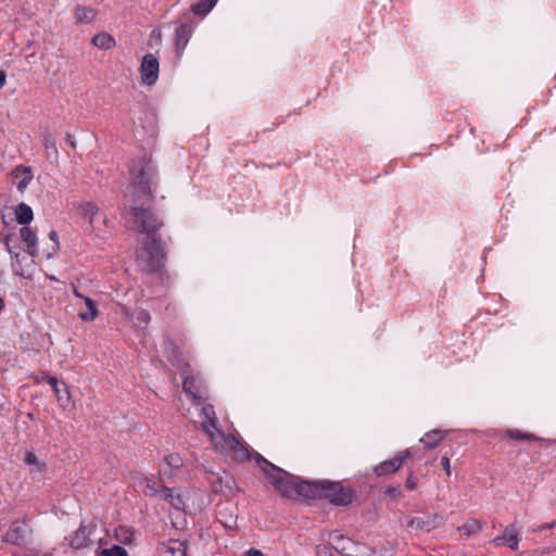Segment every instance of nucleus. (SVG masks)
I'll return each instance as SVG.
<instances>
[{
    "label": "nucleus",
    "instance_id": "obj_1",
    "mask_svg": "<svg viewBox=\"0 0 556 556\" xmlns=\"http://www.w3.org/2000/svg\"><path fill=\"white\" fill-rule=\"evenodd\" d=\"M130 215L139 233L146 235L142 244L144 270L148 274H162L167 260L166 243L162 241L160 229L164 226L163 219L151 207L132 206Z\"/></svg>",
    "mask_w": 556,
    "mask_h": 556
},
{
    "label": "nucleus",
    "instance_id": "obj_2",
    "mask_svg": "<svg viewBox=\"0 0 556 556\" xmlns=\"http://www.w3.org/2000/svg\"><path fill=\"white\" fill-rule=\"evenodd\" d=\"M356 497V491L340 481L314 480L309 500H327L333 506H349Z\"/></svg>",
    "mask_w": 556,
    "mask_h": 556
},
{
    "label": "nucleus",
    "instance_id": "obj_3",
    "mask_svg": "<svg viewBox=\"0 0 556 556\" xmlns=\"http://www.w3.org/2000/svg\"><path fill=\"white\" fill-rule=\"evenodd\" d=\"M269 483L282 497L290 500L298 497L309 500L312 488H314V480H305L285 469H281L278 473L270 477Z\"/></svg>",
    "mask_w": 556,
    "mask_h": 556
},
{
    "label": "nucleus",
    "instance_id": "obj_4",
    "mask_svg": "<svg viewBox=\"0 0 556 556\" xmlns=\"http://www.w3.org/2000/svg\"><path fill=\"white\" fill-rule=\"evenodd\" d=\"M131 175L137 191L152 201L154 199L153 186L156 185V167L152 161L144 157L134 160Z\"/></svg>",
    "mask_w": 556,
    "mask_h": 556
},
{
    "label": "nucleus",
    "instance_id": "obj_5",
    "mask_svg": "<svg viewBox=\"0 0 556 556\" xmlns=\"http://www.w3.org/2000/svg\"><path fill=\"white\" fill-rule=\"evenodd\" d=\"M31 532V528L29 527L26 518L16 519L10 523L1 539L4 543L22 547L27 544V540Z\"/></svg>",
    "mask_w": 556,
    "mask_h": 556
},
{
    "label": "nucleus",
    "instance_id": "obj_6",
    "mask_svg": "<svg viewBox=\"0 0 556 556\" xmlns=\"http://www.w3.org/2000/svg\"><path fill=\"white\" fill-rule=\"evenodd\" d=\"M444 523L441 514H425L422 516H406V526L416 533H429Z\"/></svg>",
    "mask_w": 556,
    "mask_h": 556
},
{
    "label": "nucleus",
    "instance_id": "obj_7",
    "mask_svg": "<svg viewBox=\"0 0 556 556\" xmlns=\"http://www.w3.org/2000/svg\"><path fill=\"white\" fill-rule=\"evenodd\" d=\"M414 453L410 448L397 452L392 458L383 460L372 469L377 477H386L397 472L406 460L413 459Z\"/></svg>",
    "mask_w": 556,
    "mask_h": 556
},
{
    "label": "nucleus",
    "instance_id": "obj_8",
    "mask_svg": "<svg viewBox=\"0 0 556 556\" xmlns=\"http://www.w3.org/2000/svg\"><path fill=\"white\" fill-rule=\"evenodd\" d=\"M184 467V460L179 453L166 455L159 465L157 479L160 482H169L177 477Z\"/></svg>",
    "mask_w": 556,
    "mask_h": 556
},
{
    "label": "nucleus",
    "instance_id": "obj_9",
    "mask_svg": "<svg viewBox=\"0 0 556 556\" xmlns=\"http://www.w3.org/2000/svg\"><path fill=\"white\" fill-rule=\"evenodd\" d=\"M97 530V525L91 522L89 525H85L84 521L80 522L79 528L74 531L70 538H65L68 540V545L72 549H84L91 547L93 545V540L91 539V534Z\"/></svg>",
    "mask_w": 556,
    "mask_h": 556
},
{
    "label": "nucleus",
    "instance_id": "obj_10",
    "mask_svg": "<svg viewBox=\"0 0 556 556\" xmlns=\"http://www.w3.org/2000/svg\"><path fill=\"white\" fill-rule=\"evenodd\" d=\"M211 489L213 493L220 494L227 500L235 497L240 491L235 478L227 472L224 476H213Z\"/></svg>",
    "mask_w": 556,
    "mask_h": 556
},
{
    "label": "nucleus",
    "instance_id": "obj_11",
    "mask_svg": "<svg viewBox=\"0 0 556 556\" xmlns=\"http://www.w3.org/2000/svg\"><path fill=\"white\" fill-rule=\"evenodd\" d=\"M163 348L166 358L173 367H175L180 374H187L190 371V364L184 358L181 351L170 337H166L164 339Z\"/></svg>",
    "mask_w": 556,
    "mask_h": 556
},
{
    "label": "nucleus",
    "instance_id": "obj_12",
    "mask_svg": "<svg viewBox=\"0 0 556 556\" xmlns=\"http://www.w3.org/2000/svg\"><path fill=\"white\" fill-rule=\"evenodd\" d=\"M141 83L152 86L156 83L160 72V63L157 58L152 53H147L141 60L139 67Z\"/></svg>",
    "mask_w": 556,
    "mask_h": 556
},
{
    "label": "nucleus",
    "instance_id": "obj_13",
    "mask_svg": "<svg viewBox=\"0 0 556 556\" xmlns=\"http://www.w3.org/2000/svg\"><path fill=\"white\" fill-rule=\"evenodd\" d=\"M193 33V26L190 22L181 23L175 30L174 36V49L177 60L184 54L185 48L187 47Z\"/></svg>",
    "mask_w": 556,
    "mask_h": 556
},
{
    "label": "nucleus",
    "instance_id": "obj_14",
    "mask_svg": "<svg viewBox=\"0 0 556 556\" xmlns=\"http://www.w3.org/2000/svg\"><path fill=\"white\" fill-rule=\"evenodd\" d=\"M184 375L182 390L192 400L195 405H201L205 401V397L200 392V387L197 383L194 376L191 375V370Z\"/></svg>",
    "mask_w": 556,
    "mask_h": 556
},
{
    "label": "nucleus",
    "instance_id": "obj_15",
    "mask_svg": "<svg viewBox=\"0 0 556 556\" xmlns=\"http://www.w3.org/2000/svg\"><path fill=\"white\" fill-rule=\"evenodd\" d=\"M187 542L180 540H168L162 542L157 546V551L161 556H188L187 554Z\"/></svg>",
    "mask_w": 556,
    "mask_h": 556
},
{
    "label": "nucleus",
    "instance_id": "obj_16",
    "mask_svg": "<svg viewBox=\"0 0 556 556\" xmlns=\"http://www.w3.org/2000/svg\"><path fill=\"white\" fill-rule=\"evenodd\" d=\"M518 528L514 523L507 526L503 533L493 540L495 545L508 546L513 551L518 548Z\"/></svg>",
    "mask_w": 556,
    "mask_h": 556
},
{
    "label": "nucleus",
    "instance_id": "obj_17",
    "mask_svg": "<svg viewBox=\"0 0 556 556\" xmlns=\"http://www.w3.org/2000/svg\"><path fill=\"white\" fill-rule=\"evenodd\" d=\"M505 435L510 439V440H516V441H533V442H539L542 446H549L554 443H556V439L555 440H552V439H544V438H540L533 433H530V432H523L521 430H518V429H506L505 430Z\"/></svg>",
    "mask_w": 556,
    "mask_h": 556
},
{
    "label": "nucleus",
    "instance_id": "obj_18",
    "mask_svg": "<svg viewBox=\"0 0 556 556\" xmlns=\"http://www.w3.org/2000/svg\"><path fill=\"white\" fill-rule=\"evenodd\" d=\"M231 450L237 454V458L240 460H251L254 459L256 465L260 466L263 459L265 458L257 452H251L243 443L232 437V442L230 443Z\"/></svg>",
    "mask_w": 556,
    "mask_h": 556
},
{
    "label": "nucleus",
    "instance_id": "obj_19",
    "mask_svg": "<svg viewBox=\"0 0 556 556\" xmlns=\"http://www.w3.org/2000/svg\"><path fill=\"white\" fill-rule=\"evenodd\" d=\"M12 176L17 180L16 188L21 193L25 191L34 177L31 167L23 165L16 166L12 170Z\"/></svg>",
    "mask_w": 556,
    "mask_h": 556
},
{
    "label": "nucleus",
    "instance_id": "obj_20",
    "mask_svg": "<svg viewBox=\"0 0 556 556\" xmlns=\"http://www.w3.org/2000/svg\"><path fill=\"white\" fill-rule=\"evenodd\" d=\"M20 236H21V239L26 243V252L35 257L38 255V238H37V235L36 232L30 228L28 227V225L26 226H23L21 229H20Z\"/></svg>",
    "mask_w": 556,
    "mask_h": 556
},
{
    "label": "nucleus",
    "instance_id": "obj_21",
    "mask_svg": "<svg viewBox=\"0 0 556 556\" xmlns=\"http://www.w3.org/2000/svg\"><path fill=\"white\" fill-rule=\"evenodd\" d=\"M161 497L163 501L170 504L177 510L185 509V501L180 493H175L174 489L166 486L165 484L161 485Z\"/></svg>",
    "mask_w": 556,
    "mask_h": 556
},
{
    "label": "nucleus",
    "instance_id": "obj_22",
    "mask_svg": "<svg viewBox=\"0 0 556 556\" xmlns=\"http://www.w3.org/2000/svg\"><path fill=\"white\" fill-rule=\"evenodd\" d=\"M15 219L18 224L26 226L34 219L31 207L26 203H20L14 207Z\"/></svg>",
    "mask_w": 556,
    "mask_h": 556
},
{
    "label": "nucleus",
    "instance_id": "obj_23",
    "mask_svg": "<svg viewBox=\"0 0 556 556\" xmlns=\"http://www.w3.org/2000/svg\"><path fill=\"white\" fill-rule=\"evenodd\" d=\"M53 393H54V395L56 397V401H58L59 405L63 409H66L70 406H74V403L72 401V395H71L70 387H68V384L66 382L61 381L60 388H58L55 391H53Z\"/></svg>",
    "mask_w": 556,
    "mask_h": 556
},
{
    "label": "nucleus",
    "instance_id": "obj_24",
    "mask_svg": "<svg viewBox=\"0 0 556 556\" xmlns=\"http://www.w3.org/2000/svg\"><path fill=\"white\" fill-rule=\"evenodd\" d=\"M445 433L446 431L440 429L430 430L420 439V442L425 448H433L444 439Z\"/></svg>",
    "mask_w": 556,
    "mask_h": 556
},
{
    "label": "nucleus",
    "instance_id": "obj_25",
    "mask_svg": "<svg viewBox=\"0 0 556 556\" xmlns=\"http://www.w3.org/2000/svg\"><path fill=\"white\" fill-rule=\"evenodd\" d=\"M91 42L93 46L102 50H110L116 46L114 37L105 31L94 35Z\"/></svg>",
    "mask_w": 556,
    "mask_h": 556
},
{
    "label": "nucleus",
    "instance_id": "obj_26",
    "mask_svg": "<svg viewBox=\"0 0 556 556\" xmlns=\"http://www.w3.org/2000/svg\"><path fill=\"white\" fill-rule=\"evenodd\" d=\"M74 15L77 23L88 24L94 20L97 11L90 7L77 5Z\"/></svg>",
    "mask_w": 556,
    "mask_h": 556
},
{
    "label": "nucleus",
    "instance_id": "obj_27",
    "mask_svg": "<svg viewBox=\"0 0 556 556\" xmlns=\"http://www.w3.org/2000/svg\"><path fill=\"white\" fill-rule=\"evenodd\" d=\"M218 0H199L190 8L191 12L197 16L204 17L216 5Z\"/></svg>",
    "mask_w": 556,
    "mask_h": 556
},
{
    "label": "nucleus",
    "instance_id": "obj_28",
    "mask_svg": "<svg viewBox=\"0 0 556 556\" xmlns=\"http://www.w3.org/2000/svg\"><path fill=\"white\" fill-rule=\"evenodd\" d=\"M42 146L46 149L47 157H50L52 154L55 159L59 156V151L56 148V140L52 132L45 131L41 138Z\"/></svg>",
    "mask_w": 556,
    "mask_h": 556
},
{
    "label": "nucleus",
    "instance_id": "obj_29",
    "mask_svg": "<svg viewBox=\"0 0 556 556\" xmlns=\"http://www.w3.org/2000/svg\"><path fill=\"white\" fill-rule=\"evenodd\" d=\"M84 301H85L87 311L80 312L78 314V316L83 321H93L99 315V311L97 308L96 302L89 296L84 298Z\"/></svg>",
    "mask_w": 556,
    "mask_h": 556
},
{
    "label": "nucleus",
    "instance_id": "obj_30",
    "mask_svg": "<svg viewBox=\"0 0 556 556\" xmlns=\"http://www.w3.org/2000/svg\"><path fill=\"white\" fill-rule=\"evenodd\" d=\"M114 538L124 545H130L134 540V531L128 526H118L114 530Z\"/></svg>",
    "mask_w": 556,
    "mask_h": 556
},
{
    "label": "nucleus",
    "instance_id": "obj_31",
    "mask_svg": "<svg viewBox=\"0 0 556 556\" xmlns=\"http://www.w3.org/2000/svg\"><path fill=\"white\" fill-rule=\"evenodd\" d=\"M99 207L93 202H85L79 206V213L83 217L89 218V223L93 224V217L98 214Z\"/></svg>",
    "mask_w": 556,
    "mask_h": 556
},
{
    "label": "nucleus",
    "instance_id": "obj_32",
    "mask_svg": "<svg viewBox=\"0 0 556 556\" xmlns=\"http://www.w3.org/2000/svg\"><path fill=\"white\" fill-rule=\"evenodd\" d=\"M483 523L478 519H470L465 525H463L459 530L464 531L466 536H470L475 533H478L482 530Z\"/></svg>",
    "mask_w": 556,
    "mask_h": 556
},
{
    "label": "nucleus",
    "instance_id": "obj_33",
    "mask_svg": "<svg viewBox=\"0 0 556 556\" xmlns=\"http://www.w3.org/2000/svg\"><path fill=\"white\" fill-rule=\"evenodd\" d=\"M141 479L146 484V490L143 491V493L147 496L153 497V496L157 495L159 493H161V485H157L152 478H149V477L142 475Z\"/></svg>",
    "mask_w": 556,
    "mask_h": 556
},
{
    "label": "nucleus",
    "instance_id": "obj_34",
    "mask_svg": "<svg viewBox=\"0 0 556 556\" xmlns=\"http://www.w3.org/2000/svg\"><path fill=\"white\" fill-rule=\"evenodd\" d=\"M262 472L265 475L266 479L270 482V477L278 473L282 468L274 465L268 459L264 458L261 465L258 466Z\"/></svg>",
    "mask_w": 556,
    "mask_h": 556
},
{
    "label": "nucleus",
    "instance_id": "obj_35",
    "mask_svg": "<svg viewBox=\"0 0 556 556\" xmlns=\"http://www.w3.org/2000/svg\"><path fill=\"white\" fill-rule=\"evenodd\" d=\"M202 416L208 420L211 427L216 428L217 418H216L213 405H211V404L203 405Z\"/></svg>",
    "mask_w": 556,
    "mask_h": 556
},
{
    "label": "nucleus",
    "instance_id": "obj_36",
    "mask_svg": "<svg viewBox=\"0 0 556 556\" xmlns=\"http://www.w3.org/2000/svg\"><path fill=\"white\" fill-rule=\"evenodd\" d=\"M101 556H128L127 551L119 545H113L110 548H103L100 552Z\"/></svg>",
    "mask_w": 556,
    "mask_h": 556
},
{
    "label": "nucleus",
    "instance_id": "obj_37",
    "mask_svg": "<svg viewBox=\"0 0 556 556\" xmlns=\"http://www.w3.org/2000/svg\"><path fill=\"white\" fill-rule=\"evenodd\" d=\"M384 495L389 496L390 498L397 500L403 496L401 485L394 484V485H388L384 490Z\"/></svg>",
    "mask_w": 556,
    "mask_h": 556
},
{
    "label": "nucleus",
    "instance_id": "obj_38",
    "mask_svg": "<svg viewBox=\"0 0 556 556\" xmlns=\"http://www.w3.org/2000/svg\"><path fill=\"white\" fill-rule=\"evenodd\" d=\"M135 318L138 324L148 325L151 320V315L149 311L144 308H139L138 311H136Z\"/></svg>",
    "mask_w": 556,
    "mask_h": 556
},
{
    "label": "nucleus",
    "instance_id": "obj_39",
    "mask_svg": "<svg viewBox=\"0 0 556 556\" xmlns=\"http://www.w3.org/2000/svg\"><path fill=\"white\" fill-rule=\"evenodd\" d=\"M41 375H43L45 381L51 386L53 391L60 388L61 382L55 376H51L48 371H41Z\"/></svg>",
    "mask_w": 556,
    "mask_h": 556
},
{
    "label": "nucleus",
    "instance_id": "obj_40",
    "mask_svg": "<svg viewBox=\"0 0 556 556\" xmlns=\"http://www.w3.org/2000/svg\"><path fill=\"white\" fill-rule=\"evenodd\" d=\"M418 485V478L414 476V472L410 470L406 481H405V488L409 491H414Z\"/></svg>",
    "mask_w": 556,
    "mask_h": 556
},
{
    "label": "nucleus",
    "instance_id": "obj_41",
    "mask_svg": "<svg viewBox=\"0 0 556 556\" xmlns=\"http://www.w3.org/2000/svg\"><path fill=\"white\" fill-rule=\"evenodd\" d=\"M14 238V233H7L3 238V243L8 250V252L11 254V256L17 257L18 253L14 252L11 247V240Z\"/></svg>",
    "mask_w": 556,
    "mask_h": 556
},
{
    "label": "nucleus",
    "instance_id": "obj_42",
    "mask_svg": "<svg viewBox=\"0 0 556 556\" xmlns=\"http://www.w3.org/2000/svg\"><path fill=\"white\" fill-rule=\"evenodd\" d=\"M47 471V464L45 462H37L33 468H30V475L45 473Z\"/></svg>",
    "mask_w": 556,
    "mask_h": 556
},
{
    "label": "nucleus",
    "instance_id": "obj_43",
    "mask_svg": "<svg viewBox=\"0 0 556 556\" xmlns=\"http://www.w3.org/2000/svg\"><path fill=\"white\" fill-rule=\"evenodd\" d=\"M24 462L27 464V465H31L34 466L35 464H37V462H39L38 457L36 456V454L31 451H28L26 452L25 454V457H24Z\"/></svg>",
    "mask_w": 556,
    "mask_h": 556
},
{
    "label": "nucleus",
    "instance_id": "obj_44",
    "mask_svg": "<svg viewBox=\"0 0 556 556\" xmlns=\"http://www.w3.org/2000/svg\"><path fill=\"white\" fill-rule=\"evenodd\" d=\"M441 466L445 470L446 475L451 476V463L447 455L441 457Z\"/></svg>",
    "mask_w": 556,
    "mask_h": 556
},
{
    "label": "nucleus",
    "instance_id": "obj_45",
    "mask_svg": "<svg viewBox=\"0 0 556 556\" xmlns=\"http://www.w3.org/2000/svg\"><path fill=\"white\" fill-rule=\"evenodd\" d=\"M555 527H556V521L545 522V523L540 525L533 531L534 532H542V531L547 530V529H554Z\"/></svg>",
    "mask_w": 556,
    "mask_h": 556
},
{
    "label": "nucleus",
    "instance_id": "obj_46",
    "mask_svg": "<svg viewBox=\"0 0 556 556\" xmlns=\"http://www.w3.org/2000/svg\"><path fill=\"white\" fill-rule=\"evenodd\" d=\"M65 142L71 147V149L76 150L77 143L75 137L67 132L65 136Z\"/></svg>",
    "mask_w": 556,
    "mask_h": 556
},
{
    "label": "nucleus",
    "instance_id": "obj_47",
    "mask_svg": "<svg viewBox=\"0 0 556 556\" xmlns=\"http://www.w3.org/2000/svg\"><path fill=\"white\" fill-rule=\"evenodd\" d=\"M49 238L55 243L54 250H59V237L55 230H51L49 233Z\"/></svg>",
    "mask_w": 556,
    "mask_h": 556
},
{
    "label": "nucleus",
    "instance_id": "obj_48",
    "mask_svg": "<svg viewBox=\"0 0 556 556\" xmlns=\"http://www.w3.org/2000/svg\"><path fill=\"white\" fill-rule=\"evenodd\" d=\"M247 556H266V555L261 549L252 547L247 552Z\"/></svg>",
    "mask_w": 556,
    "mask_h": 556
},
{
    "label": "nucleus",
    "instance_id": "obj_49",
    "mask_svg": "<svg viewBox=\"0 0 556 556\" xmlns=\"http://www.w3.org/2000/svg\"><path fill=\"white\" fill-rule=\"evenodd\" d=\"M72 291H73V294H74L76 298H79V299H83V300H84V298H86L85 295H83V294L79 292L78 288H77L74 283H72Z\"/></svg>",
    "mask_w": 556,
    "mask_h": 556
},
{
    "label": "nucleus",
    "instance_id": "obj_50",
    "mask_svg": "<svg viewBox=\"0 0 556 556\" xmlns=\"http://www.w3.org/2000/svg\"><path fill=\"white\" fill-rule=\"evenodd\" d=\"M7 81V74L4 71L0 70V89L3 88Z\"/></svg>",
    "mask_w": 556,
    "mask_h": 556
},
{
    "label": "nucleus",
    "instance_id": "obj_51",
    "mask_svg": "<svg viewBox=\"0 0 556 556\" xmlns=\"http://www.w3.org/2000/svg\"><path fill=\"white\" fill-rule=\"evenodd\" d=\"M30 378L33 379V381L36 383V384H39L41 383L42 381H45L43 379V376L40 378L38 375H30Z\"/></svg>",
    "mask_w": 556,
    "mask_h": 556
},
{
    "label": "nucleus",
    "instance_id": "obj_52",
    "mask_svg": "<svg viewBox=\"0 0 556 556\" xmlns=\"http://www.w3.org/2000/svg\"><path fill=\"white\" fill-rule=\"evenodd\" d=\"M4 306H5L4 300L0 296V312L3 311Z\"/></svg>",
    "mask_w": 556,
    "mask_h": 556
},
{
    "label": "nucleus",
    "instance_id": "obj_53",
    "mask_svg": "<svg viewBox=\"0 0 556 556\" xmlns=\"http://www.w3.org/2000/svg\"><path fill=\"white\" fill-rule=\"evenodd\" d=\"M50 280L58 281V279L54 276H48Z\"/></svg>",
    "mask_w": 556,
    "mask_h": 556
},
{
    "label": "nucleus",
    "instance_id": "obj_54",
    "mask_svg": "<svg viewBox=\"0 0 556 556\" xmlns=\"http://www.w3.org/2000/svg\"><path fill=\"white\" fill-rule=\"evenodd\" d=\"M338 541H344V536L343 535H339L338 536Z\"/></svg>",
    "mask_w": 556,
    "mask_h": 556
},
{
    "label": "nucleus",
    "instance_id": "obj_55",
    "mask_svg": "<svg viewBox=\"0 0 556 556\" xmlns=\"http://www.w3.org/2000/svg\"><path fill=\"white\" fill-rule=\"evenodd\" d=\"M202 427L204 430L208 431L206 424H203Z\"/></svg>",
    "mask_w": 556,
    "mask_h": 556
},
{
    "label": "nucleus",
    "instance_id": "obj_56",
    "mask_svg": "<svg viewBox=\"0 0 556 556\" xmlns=\"http://www.w3.org/2000/svg\"><path fill=\"white\" fill-rule=\"evenodd\" d=\"M155 38H161V33L159 31L157 35H155Z\"/></svg>",
    "mask_w": 556,
    "mask_h": 556
},
{
    "label": "nucleus",
    "instance_id": "obj_57",
    "mask_svg": "<svg viewBox=\"0 0 556 556\" xmlns=\"http://www.w3.org/2000/svg\"><path fill=\"white\" fill-rule=\"evenodd\" d=\"M155 38H161V33L159 31L157 35H155Z\"/></svg>",
    "mask_w": 556,
    "mask_h": 556
},
{
    "label": "nucleus",
    "instance_id": "obj_58",
    "mask_svg": "<svg viewBox=\"0 0 556 556\" xmlns=\"http://www.w3.org/2000/svg\"><path fill=\"white\" fill-rule=\"evenodd\" d=\"M1 219L4 224H7V222L4 220V215H1Z\"/></svg>",
    "mask_w": 556,
    "mask_h": 556
}]
</instances>
